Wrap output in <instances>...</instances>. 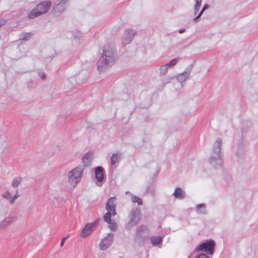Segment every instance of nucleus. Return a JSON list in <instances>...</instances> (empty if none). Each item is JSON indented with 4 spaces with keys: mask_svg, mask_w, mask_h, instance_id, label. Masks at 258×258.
Instances as JSON below:
<instances>
[{
    "mask_svg": "<svg viewBox=\"0 0 258 258\" xmlns=\"http://www.w3.org/2000/svg\"><path fill=\"white\" fill-rule=\"evenodd\" d=\"M208 7V6L207 5H205L204 6V7H203L202 11L200 12V13L199 14V15L195 19V20H196L197 19H198V18H199L202 15L203 13L204 12V11L207 9Z\"/></svg>",
    "mask_w": 258,
    "mask_h": 258,
    "instance_id": "24",
    "label": "nucleus"
},
{
    "mask_svg": "<svg viewBox=\"0 0 258 258\" xmlns=\"http://www.w3.org/2000/svg\"><path fill=\"white\" fill-rule=\"evenodd\" d=\"M94 158V154L92 152H88L86 153L82 157V165L79 166H82L85 168L88 166L91 165V162Z\"/></svg>",
    "mask_w": 258,
    "mask_h": 258,
    "instance_id": "8",
    "label": "nucleus"
},
{
    "mask_svg": "<svg viewBox=\"0 0 258 258\" xmlns=\"http://www.w3.org/2000/svg\"><path fill=\"white\" fill-rule=\"evenodd\" d=\"M114 61V52L110 47H107L103 51V54L99 59L100 66L98 69L102 70V68L106 69Z\"/></svg>",
    "mask_w": 258,
    "mask_h": 258,
    "instance_id": "4",
    "label": "nucleus"
},
{
    "mask_svg": "<svg viewBox=\"0 0 258 258\" xmlns=\"http://www.w3.org/2000/svg\"><path fill=\"white\" fill-rule=\"evenodd\" d=\"M69 0H57L53 8V11L55 15H58L64 11L67 2Z\"/></svg>",
    "mask_w": 258,
    "mask_h": 258,
    "instance_id": "6",
    "label": "nucleus"
},
{
    "mask_svg": "<svg viewBox=\"0 0 258 258\" xmlns=\"http://www.w3.org/2000/svg\"><path fill=\"white\" fill-rule=\"evenodd\" d=\"M184 31V30H183V29H181V30H179V32L180 33H183Z\"/></svg>",
    "mask_w": 258,
    "mask_h": 258,
    "instance_id": "33",
    "label": "nucleus"
},
{
    "mask_svg": "<svg viewBox=\"0 0 258 258\" xmlns=\"http://www.w3.org/2000/svg\"><path fill=\"white\" fill-rule=\"evenodd\" d=\"M20 196V195H19L18 194V190H16V193L14 195V196L12 197L11 196V199H10V203L11 204H13L15 202V201Z\"/></svg>",
    "mask_w": 258,
    "mask_h": 258,
    "instance_id": "21",
    "label": "nucleus"
},
{
    "mask_svg": "<svg viewBox=\"0 0 258 258\" xmlns=\"http://www.w3.org/2000/svg\"><path fill=\"white\" fill-rule=\"evenodd\" d=\"M5 24V21L4 20H1L0 19V27H1L3 25H4Z\"/></svg>",
    "mask_w": 258,
    "mask_h": 258,
    "instance_id": "30",
    "label": "nucleus"
},
{
    "mask_svg": "<svg viewBox=\"0 0 258 258\" xmlns=\"http://www.w3.org/2000/svg\"><path fill=\"white\" fill-rule=\"evenodd\" d=\"M2 197L4 199L9 200V202H10V199H11V194L10 192V191L7 190L6 192L2 194Z\"/></svg>",
    "mask_w": 258,
    "mask_h": 258,
    "instance_id": "20",
    "label": "nucleus"
},
{
    "mask_svg": "<svg viewBox=\"0 0 258 258\" xmlns=\"http://www.w3.org/2000/svg\"><path fill=\"white\" fill-rule=\"evenodd\" d=\"M202 0H196V6H195V10L196 11H198L201 6V3Z\"/></svg>",
    "mask_w": 258,
    "mask_h": 258,
    "instance_id": "23",
    "label": "nucleus"
},
{
    "mask_svg": "<svg viewBox=\"0 0 258 258\" xmlns=\"http://www.w3.org/2000/svg\"><path fill=\"white\" fill-rule=\"evenodd\" d=\"M125 40L126 42L125 43H129L135 35V32L133 30H127L124 32Z\"/></svg>",
    "mask_w": 258,
    "mask_h": 258,
    "instance_id": "10",
    "label": "nucleus"
},
{
    "mask_svg": "<svg viewBox=\"0 0 258 258\" xmlns=\"http://www.w3.org/2000/svg\"><path fill=\"white\" fill-rule=\"evenodd\" d=\"M17 219V217H10L5 219L9 225L14 222Z\"/></svg>",
    "mask_w": 258,
    "mask_h": 258,
    "instance_id": "18",
    "label": "nucleus"
},
{
    "mask_svg": "<svg viewBox=\"0 0 258 258\" xmlns=\"http://www.w3.org/2000/svg\"><path fill=\"white\" fill-rule=\"evenodd\" d=\"M119 156L117 154H113L111 157V162L112 165L115 164L119 160Z\"/></svg>",
    "mask_w": 258,
    "mask_h": 258,
    "instance_id": "17",
    "label": "nucleus"
},
{
    "mask_svg": "<svg viewBox=\"0 0 258 258\" xmlns=\"http://www.w3.org/2000/svg\"><path fill=\"white\" fill-rule=\"evenodd\" d=\"M174 196L178 199H183L184 197V194L181 188L177 187L175 189L173 193Z\"/></svg>",
    "mask_w": 258,
    "mask_h": 258,
    "instance_id": "11",
    "label": "nucleus"
},
{
    "mask_svg": "<svg viewBox=\"0 0 258 258\" xmlns=\"http://www.w3.org/2000/svg\"><path fill=\"white\" fill-rule=\"evenodd\" d=\"M115 197L110 198L106 205V209L107 212L104 215V220L109 224V227L111 230H115L116 229V224L114 222H112L111 220V216H115L116 215L115 210L116 204L115 203Z\"/></svg>",
    "mask_w": 258,
    "mask_h": 258,
    "instance_id": "1",
    "label": "nucleus"
},
{
    "mask_svg": "<svg viewBox=\"0 0 258 258\" xmlns=\"http://www.w3.org/2000/svg\"><path fill=\"white\" fill-rule=\"evenodd\" d=\"M39 76L43 80H45V78H46L45 74L44 73H41L40 72L39 73Z\"/></svg>",
    "mask_w": 258,
    "mask_h": 258,
    "instance_id": "28",
    "label": "nucleus"
},
{
    "mask_svg": "<svg viewBox=\"0 0 258 258\" xmlns=\"http://www.w3.org/2000/svg\"><path fill=\"white\" fill-rule=\"evenodd\" d=\"M198 211H200L201 208H203L204 210L205 209V206L204 204H199L196 207Z\"/></svg>",
    "mask_w": 258,
    "mask_h": 258,
    "instance_id": "26",
    "label": "nucleus"
},
{
    "mask_svg": "<svg viewBox=\"0 0 258 258\" xmlns=\"http://www.w3.org/2000/svg\"><path fill=\"white\" fill-rule=\"evenodd\" d=\"M83 171V166H78L68 173V182L71 186V190L75 188L81 181Z\"/></svg>",
    "mask_w": 258,
    "mask_h": 258,
    "instance_id": "2",
    "label": "nucleus"
},
{
    "mask_svg": "<svg viewBox=\"0 0 258 258\" xmlns=\"http://www.w3.org/2000/svg\"><path fill=\"white\" fill-rule=\"evenodd\" d=\"M132 201L133 203H137L139 205H141L142 204V199L138 197L133 196L132 197Z\"/></svg>",
    "mask_w": 258,
    "mask_h": 258,
    "instance_id": "19",
    "label": "nucleus"
},
{
    "mask_svg": "<svg viewBox=\"0 0 258 258\" xmlns=\"http://www.w3.org/2000/svg\"><path fill=\"white\" fill-rule=\"evenodd\" d=\"M51 5L52 3L49 1H45L39 3L29 13L28 18L29 19H34L46 13L49 10Z\"/></svg>",
    "mask_w": 258,
    "mask_h": 258,
    "instance_id": "3",
    "label": "nucleus"
},
{
    "mask_svg": "<svg viewBox=\"0 0 258 258\" xmlns=\"http://www.w3.org/2000/svg\"><path fill=\"white\" fill-rule=\"evenodd\" d=\"M195 258H209V257L205 254H200L197 255Z\"/></svg>",
    "mask_w": 258,
    "mask_h": 258,
    "instance_id": "27",
    "label": "nucleus"
},
{
    "mask_svg": "<svg viewBox=\"0 0 258 258\" xmlns=\"http://www.w3.org/2000/svg\"><path fill=\"white\" fill-rule=\"evenodd\" d=\"M215 244L213 240H208L202 243L195 249L196 251H203L209 254H212L214 251Z\"/></svg>",
    "mask_w": 258,
    "mask_h": 258,
    "instance_id": "5",
    "label": "nucleus"
},
{
    "mask_svg": "<svg viewBox=\"0 0 258 258\" xmlns=\"http://www.w3.org/2000/svg\"><path fill=\"white\" fill-rule=\"evenodd\" d=\"M96 222V221H95L93 223L86 224L80 233V237L82 238H86L92 232L95 226Z\"/></svg>",
    "mask_w": 258,
    "mask_h": 258,
    "instance_id": "7",
    "label": "nucleus"
},
{
    "mask_svg": "<svg viewBox=\"0 0 258 258\" xmlns=\"http://www.w3.org/2000/svg\"><path fill=\"white\" fill-rule=\"evenodd\" d=\"M93 170H94L95 178L97 179V167H95L94 168H93Z\"/></svg>",
    "mask_w": 258,
    "mask_h": 258,
    "instance_id": "31",
    "label": "nucleus"
},
{
    "mask_svg": "<svg viewBox=\"0 0 258 258\" xmlns=\"http://www.w3.org/2000/svg\"><path fill=\"white\" fill-rule=\"evenodd\" d=\"M32 34L30 33H23L19 35L20 40H28L31 36Z\"/></svg>",
    "mask_w": 258,
    "mask_h": 258,
    "instance_id": "15",
    "label": "nucleus"
},
{
    "mask_svg": "<svg viewBox=\"0 0 258 258\" xmlns=\"http://www.w3.org/2000/svg\"><path fill=\"white\" fill-rule=\"evenodd\" d=\"M216 143L217 145L220 147L221 144V140L220 139H217L216 141Z\"/></svg>",
    "mask_w": 258,
    "mask_h": 258,
    "instance_id": "29",
    "label": "nucleus"
},
{
    "mask_svg": "<svg viewBox=\"0 0 258 258\" xmlns=\"http://www.w3.org/2000/svg\"><path fill=\"white\" fill-rule=\"evenodd\" d=\"M162 241V239L160 237H152L151 238V241L153 245H157L159 244Z\"/></svg>",
    "mask_w": 258,
    "mask_h": 258,
    "instance_id": "16",
    "label": "nucleus"
},
{
    "mask_svg": "<svg viewBox=\"0 0 258 258\" xmlns=\"http://www.w3.org/2000/svg\"><path fill=\"white\" fill-rule=\"evenodd\" d=\"M22 181V178L20 177H17L13 179L12 182V185L14 187H17L21 183Z\"/></svg>",
    "mask_w": 258,
    "mask_h": 258,
    "instance_id": "13",
    "label": "nucleus"
},
{
    "mask_svg": "<svg viewBox=\"0 0 258 258\" xmlns=\"http://www.w3.org/2000/svg\"><path fill=\"white\" fill-rule=\"evenodd\" d=\"M177 62L176 59H173L171 60L169 63H167L165 66H161V70L162 69H165V71H167L168 69L171 67L175 65Z\"/></svg>",
    "mask_w": 258,
    "mask_h": 258,
    "instance_id": "14",
    "label": "nucleus"
},
{
    "mask_svg": "<svg viewBox=\"0 0 258 258\" xmlns=\"http://www.w3.org/2000/svg\"><path fill=\"white\" fill-rule=\"evenodd\" d=\"M69 235H68L67 236L63 237L61 240L60 243V245L61 247H62L63 246L64 243L67 240V239L69 238Z\"/></svg>",
    "mask_w": 258,
    "mask_h": 258,
    "instance_id": "25",
    "label": "nucleus"
},
{
    "mask_svg": "<svg viewBox=\"0 0 258 258\" xmlns=\"http://www.w3.org/2000/svg\"><path fill=\"white\" fill-rule=\"evenodd\" d=\"M103 177V169L101 167L98 166V182L102 181Z\"/></svg>",
    "mask_w": 258,
    "mask_h": 258,
    "instance_id": "12",
    "label": "nucleus"
},
{
    "mask_svg": "<svg viewBox=\"0 0 258 258\" xmlns=\"http://www.w3.org/2000/svg\"><path fill=\"white\" fill-rule=\"evenodd\" d=\"M160 71L161 72H162L163 74H165L167 71H165V69H162L161 70V67H160Z\"/></svg>",
    "mask_w": 258,
    "mask_h": 258,
    "instance_id": "32",
    "label": "nucleus"
},
{
    "mask_svg": "<svg viewBox=\"0 0 258 258\" xmlns=\"http://www.w3.org/2000/svg\"><path fill=\"white\" fill-rule=\"evenodd\" d=\"M9 226L6 221L4 219L0 223V229H3Z\"/></svg>",
    "mask_w": 258,
    "mask_h": 258,
    "instance_id": "22",
    "label": "nucleus"
},
{
    "mask_svg": "<svg viewBox=\"0 0 258 258\" xmlns=\"http://www.w3.org/2000/svg\"><path fill=\"white\" fill-rule=\"evenodd\" d=\"M113 235L109 234L104 238L101 241L99 246L101 249L104 250L107 248L112 243Z\"/></svg>",
    "mask_w": 258,
    "mask_h": 258,
    "instance_id": "9",
    "label": "nucleus"
}]
</instances>
